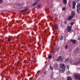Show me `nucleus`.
Returning a JSON list of instances; mask_svg holds the SVG:
<instances>
[{
	"mask_svg": "<svg viewBox=\"0 0 80 80\" xmlns=\"http://www.w3.org/2000/svg\"><path fill=\"white\" fill-rule=\"evenodd\" d=\"M62 39H63V36H61L60 37V40H62Z\"/></svg>",
	"mask_w": 80,
	"mask_h": 80,
	"instance_id": "18",
	"label": "nucleus"
},
{
	"mask_svg": "<svg viewBox=\"0 0 80 80\" xmlns=\"http://www.w3.org/2000/svg\"><path fill=\"white\" fill-rule=\"evenodd\" d=\"M77 12H78L79 11H78V9H77Z\"/></svg>",
	"mask_w": 80,
	"mask_h": 80,
	"instance_id": "30",
	"label": "nucleus"
},
{
	"mask_svg": "<svg viewBox=\"0 0 80 80\" xmlns=\"http://www.w3.org/2000/svg\"><path fill=\"white\" fill-rule=\"evenodd\" d=\"M65 9H66V8H65V7H64L62 8V10H63L64 11L65 10Z\"/></svg>",
	"mask_w": 80,
	"mask_h": 80,
	"instance_id": "19",
	"label": "nucleus"
},
{
	"mask_svg": "<svg viewBox=\"0 0 80 80\" xmlns=\"http://www.w3.org/2000/svg\"><path fill=\"white\" fill-rule=\"evenodd\" d=\"M75 77L76 78H77L78 79V80H80V75H77L76 74L74 75Z\"/></svg>",
	"mask_w": 80,
	"mask_h": 80,
	"instance_id": "5",
	"label": "nucleus"
},
{
	"mask_svg": "<svg viewBox=\"0 0 80 80\" xmlns=\"http://www.w3.org/2000/svg\"><path fill=\"white\" fill-rule=\"evenodd\" d=\"M48 58H52V56L51 55H49L48 57Z\"/></svg>",
	"mask_w": 80,
	"mask_h": 80,
	"instance_id": "21",
	"label": "nucleus"
},
{
	"mask_svg": "<svg viewBox=\"0 0 80 80\" xmlns=\"http://www.w3.org/2000/svg\"><path fill=\"white\" fill-rule=\"evenodd\" d=\"M28 10V8H26L25 9V10H23V11H27V10Z\"/></svg>",
	"mask_w": 80,
	"mask_h": 80,
	"instance_id": "20",
	"label": "nucleus"
},
{
	"mask_svg": "<svg viewBox=\"0 0 80 80\" xmlns=\"http://www.w3.org/2000/svg\"><path fill=\"white\" fill-rule=\"evenodd\" d=\"M69 68H70V66H67V68L68 69H69Z\"/></svg>",
	"mask_w": 80,
	"mask_h": 80,
	"instance_id": "24",
	"label": "nucleus"
},
{
	"mask_svg": "<svg viewBox=\"0 0 80 80\" xmlns=\"http://www.w3.org/2000/svg\"><path fill=\"white\" fill-rule=\"evenodd\" d=\"M65 23H67V21H65Z\"/></svg>",
	"mask_w": 80,
	"mask_h": 80,
	"instance_id": "31",
	"label": "nucleus"
},
{
	"mask_svg": "<svg viewBox=\"0 0 80 80\" xmlns=\"http://www.w3.org/2000/svg\"><path fill=\"white\" fill-rule=\"evenodd\" d=\"M76 61H77V60H76Z\"/></svg>",
	"mask_w": 80,
	"mask_h": 80,
	"instance_id": "33",
	"label": "nucleus"
},
{
	"mask_svg": "<svg viewBox=\"0 0 80 80\" xmlns=\"http://www.w3.org/2000/svg\"><path fill=\"white\" fill-rule=\"evenodd\" d=\"M67 80H72V78L70 77H68L67 78Z\"/></svg>",
	"mask_w": 80,
	"mask_h": 80,
	"instance_id": "13",
	"label": "nucleus"
},
{
	"mask_svg": "<svg viewBox=\"0 0 80 80\" xmlns=\"http://www.w3.org/2000/svg\"><path fill=\"white\" fill-rule=\"evenodd\" d=\"M80 0H75V1H76V2H77V1H79Z\"/></svg>",
	"mask_w": 80,
	"mask_h": 80,
	"instance_id": "28",
	"label": "nucleus"
},
{
	"mask_svg": "<svg viewBox=\"0 0 80 80\" xmlns=\"http://www.w3.org/2000/svg\"><path fill=\"white\" fill-rule=\"evenodd\" d=\"M71 16L72 17H73L75 16V13H74V12H73V11H72L71 12Z\"/></svg>",
	"mask_w": 80,
	"mask_h": 80,
	"instance_id": "10",
	"label": "nucleus"
},
{
	"mask_svg": "<svg viewBox=\"0 0 80 80\" xmlns=\"http://www.w3.org/2000/svg\"><path fill=\"white\" fill-rule=\"evenodd\" d=\"M63 2L64 4H66L67 2V0H63Z\"/></svg>",
	"mask_w": 80,
	"mask_h": 80,
	"instance_id": "14",
	"label": "nucleus"
},
{
	"mask_svg": "<svg viewBox=\"0 0 80 80\" xmlns=\"http://www.w3.org/2000/svg\"><path fill=\"white\" fill-rule=\"evenodd\" d=\"M76 5V2H75V1H73L72 2V9H75V8Z\"/></svg>",
	"mask_w": 80,
	"mask_h": 80,
	"instance_id": "4",
	"label": "nucleus"
},
{
	"mask_svg": "<svg viewBox=\"0 0 80 80\" xmlns=\"http://www.w3.org/2000/svg\"><path fill=\"white\" fill-rule=\"evenodd\" d=\"M71 30H72V27L71 26H68V31L69 32H70L71 31Z\"/></svg>",
	"mask_w": 80,
	"mask_h": 80,
	"instance_id": "7",
	"label": "nucleus"
},
{
	"mask_svg": "<svg viewBox=\"0 0 80 80\" xmlns=\"http://www.w3.org/2000/svg\"><path fill=\"white\" fill-rule=\"evenodd\" d=\"M78 62L79 64H80V60H79Z\"/></svg>",
	"mask_w": 80,
	"mask_h": 80,
	"instance_id": "26",
	"label": "nucleus"
},
{
	"mask_svg": "<svg viewBox=\"0 0 80 80\" xmlns=\"http://www.w3.org/2000/svg\"><path fill=\"white\" fill-rule=\"evenodd\" d=\"M50 68L51 69V70H53V68L52 67H51V66H50Z\"/></svg>",
	"mask_w": 80,
	"mask_h": 80,
	"instance_id": "25",
	"label": "nucleus"
},
{
	"mask_svg": "<svg viewBox=\"0 0 80 80\" xmlns=\"http://www.w3.org/2000/svg\"><path fill=\"white\" fill-rule=\"evenodd\" d=\"M60 71L62 73H63V72H64V71H65V68H62V69H60Z\"/></svg>",
	"mask_w": 80,
	"mask_h": 80,
	"instance_id": "12",
	"label": "nucleus"
},
{
	"mask_svg": "<svg viewBox=\"0 0 80 80\" xmlns=\"http://www.w3.org/2000/svg\"><path fill=\"white\" fill-rule=\"evenodd\" d=\"M53 8V6H51V7H50V8Z\"/></svg>",
	"mask_w": 80,
	"mask_h": 80,
	"instance_id": "32",
	"label": "nucleus"
},
{
	"mask_svg": "<svg viewBox=\"0 0 80 80\" xmlns=\"http://www.w3.org/2000/svg\"><path fill=\"white\" fill-rule=\"evenodd\" d=\"M70 42H72L73 43H76V42H77V41L76 40H70Z\"/></svg>",
	"mask_w": 80,
	"mask_h": 80,
	"instance_id": "8",
	"label": "nucleus"
},
{
	"mask_svg": "<svg viewBox=\"0 0 80 80\" xmlns=\"http://www.w3.org/2000/svg\"><path fill=\"white\" fill-rule=\"evenodd\" d=\"M59 60L62 62L63 61V58H62V56H60L58 58V59H57V62H58Z\"/></svg>",
	"mask_w": 80,
	"mask_h": 80,
	"instance_id": "3",
	"label": "nucleus"
},
{
	"mask_svg": "<svg viewBox=\"0 0 80 80\" xmlns=\"http://www.w3.org/2000/svg\"><path fill=\"white\" fill-rule=\"evenodd\" d=\"M59 67L60 68H66V66L64 64L62 63L60 64Z\"/></svg>",
	"mask_w": 80,
	"mask_h": 80,
	"instance_id": "2",
	"label": "nucleus"
},
{
	"mask_svg": "<svg viewBox=\"0 0 80 80\" xmlns=\"http://www.w3.org/2000/svg\"><path fill=\"white\" fill-rule=\"evenodd\" d=\"M68 60H68V58L66 59L64 61V62H65V63H67V62H68Z\"/></svg>",
	"mask_w": 80,
	"mask_h": 80,
	"instance_id": "15",
	"label": "nucleus"
},
{
	"mask_svg": "<svg viewBox=\"0 0 80 80\" xmlns=\"http://www.w3.org/2000/svg\"><path fill=\"white\" fill-rule=\"evenodd\" d=\"M68 45L66 44L65 45V48H66V49H67V48H68Z\"/></svg>",
	"mask_w": 80,
	"mask_h": 80,
	"instance_id": "16",
	"label": "nucleus"
},
{
	"mask_svg": "<svg viewBox=\"0 0 80 80\" xmlns=\"http://www.w3.org/2000/svg\"><path fill=\"white\" fill-rule=\"evenodd\" d=\"M3 2V0H0V3H2Z\"/></svg>",
	"mask_w": 80,
	"mask_h": 80,
	"instance_id": "23",
	"label": "nucleus"
},
{
	"mask_svg": "<svg viewBox=\"0 0 80 80\" xmlns=\"http://www.w3.org/2000/svg\"><path fill=\"white\" fill-rule=\"evenodd\" d=\"M68 62H69V63H72L73 65H78L79 64L78 61L77 62H73V61H72V59L69 60Z\"/></svg>",
	"mask_w": 80,
	"mask_h": 80,
	"instance_id": "1",
	"label": "nucleus"
},
{
	"mask_svg": "<svg viewBox=\"0 0 80 80\" xmlns=\"http://www.w3.org/2000/svg\"><path fill=\"white\" fill-rule=\"evenodd\" d=\"M46 73H47V72H44V75H46Z\"/></svg>",
	"mask_w": 80,
	"mask_h": 80,
	"instance_id": "27",
	"label": "nucleus"
},
{
	"mask_svg": "<svg viewBox=\"0 0 80 80\" xmlns=\"http://www.w3.org/2000/svg\"><path fill=\"white\" fill-rule=\"evenodd\" d=\"M39 0H36V1L35 2V3L32 4L33 6H35L36 5H37V3L39 2Z\"/></svg>",
	"mask_w": 80,
	"mask_h": 80,
	"instance_id": "6",
	"label": "nucleus"
},
{
	"mask_svg": "<svg viewBox=\"0 0 80 80\" xmlns=\"http://www.w3.org/2000/svg\"><path fill=\"white\" fill-rule=\"evenodd\" d=\"M38 7H41V5H39L38 6Z\"/></svg>",
	"mask_w": 80,
	"mask_h": 80,
	"instance_id": "29",
	"label": "nucleus"
},
{
	"mask_svg": "<svg viewBox=\"0 0 80 80\" xmlns=\"http://www.w3.org/2000/svg\"><path fill=\"white\" fill-rule=\"evenodd\" d=\"M73 25V22H72L71 23V26H72V25Z\"/></svg>",
	"mask_w": 80,
	"mask_h": 80,
	"instance_id": "22",
	"label": "nucleus"
},
{
	"mask_svg": "<svg viewBox=\"0 0 80 80\" xmlns=\"http://www.w3.org/2000/svg\"><path fill=\"white\" fill-rule=\"evenodd\" d=\"M58 24H55V28L56 30H58Z\"/></svg>",
	"mask_w": 80,
	"mask_h": 80,
	"instance_id": "11",
	"label": "nucleus"
},
{
	"mask_svg": "<svg viewBox=\"0 0 80 80\" xmlns=\"http://www.w3.org/2000/svg\"><path fill=\"white\" fill-rule=\"evenodd\" d=\"M72 18H73V17H72V16H69L68 18V20H71L72 19Z\"/></svg>",
	"mask_w": 80,
	"mask_h": 80,
	"instance_id": "9",
	"label": "nucleus"
},
{
	"mask_svg": "<svg viewBox=\"0 0 80 80\" xmlns=\"http://www.w3.org/2000/svg\"><path fill=\"white\" fill-rule=\"evenodd\" d=\"M11 39L10 38H8V42H9L10 41H11Z\"/></svg>",
	"mask_w": 80,
	"mask_h": 80,
	"instance_id": "17",
	"label": "nucleus"
}]
</instances>
